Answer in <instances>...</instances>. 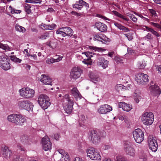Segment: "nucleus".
I'll use <instances>...</instances> for the list:
<instances>
[{"mask_svg": "<svg viewBox=\"0 0 161 161\" xmlns=\"http://www.w3.org/2000/svg\"><path fill=\"white\" fill-rule=\"evenodd\" d=\"M21 97L25 98H29L33 97L35 95V91L29 88H23L19 91Z\"/></svg>", "mask_w": 161, "mask_h": 161, "instance_id": "nucleus-6", "label": "nucleus"}, {"mask_svg": "<svg viewBox=\"0 0 161 161\" xmlns=\"http://www.w3.org/2000/svg\"><path fill=\"white\" fill-rule=\"evenodd\" d=\"M90 77L92 81L95 83L99 82L100 80V78L98 76L93 74H91L90 76Z\"/></svg>", "mask_w": 161, "mask_h": 161, "instance_id": "nucleus-29", "label": "nucleus"}, {"mask_svg": "<svg viewBox=\"0 0 161 161\" xmlns=\"http://www.w3.org/2000/svg\"><path fill=\"white\" fill-rule=\"evenodd\" d=\"M82 73V70L79 67H74L71 70L70 76L74 79L80 77Z\"/></svg>", "mask_w": 161, "mask_h": 161, "instance_id": "nucleus-13", "label": "nucleus"}, {"mask_svg": "<svg viewBox=\"0 0 161 161\" xmlns=\"http://www.w3.org/2000/svg\"><path fill=\"white\" fill-rule=\"evenodd\" d=\"M130 18L134 22H136L137 20V19L135 16L134 15L131 14L130 15H129Z\"/></svg>", "mask_w": 161, "mask_h": 161, "instance_id": "nucleus-49", "label": "nucleus"}, {"mask_svg": "<svg viewBox=\"0 0 161 161\" xmlns=\"http://www.w3.org/2000/svg\"><path fill=\"white\" fill-rule=\"evenodd\" d=\"M1 154L3 158L8 159L12 155V152L9 148L6 146H3L1 147Z\"/></svg>", "mask_w": 161, "mask_h": 161, "instance_id": "nucleus-14", "label": "nucleus"}, {"mask_svg": "<svg viewBox=\"0 0 161 161\" xmlns=\"http://www.w3.org/2000/svg\"><path fill=\"white\" fill-rule=\"evenodd\" d=\"M71 93L73 96L77 100L78 99H80L81 95L79 92L76 87H74L70 91Z\"/></svg>", "mask_w": 161, "mask_h": 161, "instance_id": "nucleus-24", "label": "nucleus"}, {"mask_svg": "<svg viewBox=\"0 0 161 161\" xmlns=\"http://www.w3.org/2000/svg\"><path fill=\"white\" fill-rule=\"evenodd\" d=\"M82 62L85 64L88 65H91L92 64V62L91 59L88 58L87 59H84Z\"/></svg>", "mask_w": 161, "mask_h": 161, "instance_id": "nucleus-44", "label": "nucleus"}, {"mask_svg": "<svg viewBox=\"0 0 161 161\" xmlns=\"http://www.w3.org/2000/svg\"><path fill=\"white\" fill-rule=\"evenodd\" d=\"M146 65L145 61H141L138 62L137 64V66L139 69H142L145 68Z\"/></svg>", "mask_w": 161, "mask_h": 161, "instance_id": "nucleus-33", "label": "nucleus"}, {"mask_svg": "<svg viewBox=\"0 0 161 161\" xmlns=\"http://www.w3.org/2000/svg\"><path fill=\"white\" fill-rule=\"evenodd\" d=\"M114 59L117 63H120L121 61V59L117 57H115Z\"/></svg>", "mask_w": 161, "mask_h": 161, "instance_id": "nucleus-58", "label": "nucleus"}, {"mask_svg": "<svg viewBox=\"0 0 161 161\" xmlns=\"http://www.w3.org/2000/svg\"><path fill=\"white\" fill-rule=\"evenodd\" d=\"M38 102L40 105L44 109H47L51 104L49 97L44 94H41L39 96Z\"/></svg>", "mask_w": 161, "mask_h": 161, "instance_id": "nucleus-1", "label": "nucleus"}, {"mask_svg": "<svg viewBox=\"0 0 161 161\" xmlns=\"http://www.w3.org/2000/svg\"><path fill=\"white\" fill-rule=\"evenodd\" d=\"M56 27V25L54 24L50 25L42 23L40 25V27L43 30H52L54 29Z\"/></svg>", "mask_w": 161, "mask_h": 161, "instance_id": "nucleus-25", "label": "nucleus"}, {"mask_svg": "<svg viewBox=\"0 0 161 161\" xmlns=\"http://www.w3.org/2000/svg\"><path fill=\"white\" fill-rule=\"evenodd\" d=\"M26 122V119L24 117L21 115L17 114L14 124L16 125H21Z\"/></svg>", "mask_w": 161, "mask_h": 161, "instance_id": "nucleus-20", "label": "nucleus"}, {"mask_svg": "<svg viewBox=\"0 0 161 161\" xmlns=\"http://www.w3.org/2000/svg\"><path fill=\"white\" fill-rule=\"evenodd\" d=\"M149 90L150 93L155 96H158L161 92V90L159 87L156 85L150 86Z\"/></svg>", "mask_w": 161, "mask_h": 161, "instance_id": "nucleus-17", "label": "nucleus"}, {"mask_svg": "<svg viewBox=\"0 0 161 161\" xmlns=\"http://www.w3.org/2000/svg\"><path fill=\"white\" fill-rule=\"evenodd\" d=\"M89 47L90 49H92L93 50H95V51L102 52L106 51V49H103L100 47H97L92 46H90Z\"/></svg>", "mask_w": 161, "mask_h": 161, "instance_id": "nucleus-36", "label": "nucleus"}, {"mask_svg": "<svg viewBox=\"0 0 161 161\" xmlns=\"http://www.w3.org/2000/svg\"><path fill=\"white\" fill-rule=\"evenodd\" d=\"M73 161H84L82 160L81 158H80L79 157H76L75 158V160Z\"/></svg>", "mask_w": 161, "mask_h": 161, "instance_id": "nucleus-64", "label": "nucleus"}, {"mask_svg": "<svg viewBox=\"0 0 161 161\" xmlns=\"http://www.w3.org/2000/svg\"><path fill=\"white\" fill-rule=\"evenodd\" d=\"M59 137V136L58 134H56L54 135V138L56 140H58Z\"/></svg>", "mask_w": 161, "mask_h": 161, "instance_id": "nucleus-60", "label": "nucleus"}, {"mask_svg": "<svg viewBox=\"0 0 161 161\" xmlns=\"http://www.w3.org/2000/svg\"><path fill=\"white\" fill-rule=\"evenodd\" d=\"M58 152L59 154H61L62 156H65L68 154V153L65 152L64 150L62 149H59L58 150Z\"/></svg>", "mask_w": 161, "mask_h": 161, "instance_id": "nucleus-42", "label": "nucleus"}, {"mask_svg": "<svg viewBox=\"0 0 161 161\" xmlns=\"http://www.w3.org/2000/svg\"><path fill=\"white\" fill-rule=\"evenodd\" d=\"M154 118V115L152 112H146L142 116V121L145 125H151L153 122Z\"/></svg>", "mask_w": 161, "mask_h": 161, "instance_id": "nucleus-5", "label": "nucleus"}, {"mask_svg": "<svg viewBox=\"0 0 161 161\" xmlns=\"http://www.w3.org/2000/svg\"><path fill=\"white\" fill-rule=\"evenodd\" d=\"M64 100V102H66L63 103L64 109L66 113L68 114H70L72 110L74 105L73 101L69 99V95L68 94L65 95Z\"/></svg>", "mask_w": 161, "mask_h": 161, "instance_id": "nucleus-2", "label": "nucleus"}, {"mask_svg": "<svg viewBox=\"0 0 161 161\" xmlns=\"http://www.w3.org/2000/svg\"><path fill=\"white\" fill-rule=\"evenodd\" d=\"M41 143L42 148L45 151H47L51 149L52 143L48 136H45L42 138Z\"/></svg>", "mask_w": 161, "mask_h": 161, "instance_id": "nucleus-11", "label": "nucleus"}, {"mask_svg": "<svg viewBox=\"0 0 161 161\" xmlns=\"http://www.w3.org/2000/svg\"><path fill=\"white\" fill-rule=\"evenodd\" d=\"M150 24L152 25H153V26L158 28H159L160 26V25L159 24L153 22H151Z\"/></svg>", "mask_w": 161, "mask_h": 161, "instance_id": "nucleus-53", "label": "nucleus"}, {"mask_svg": "<svg viewBox=\"0 0 161 161\" xmlns=\"http://www.w3.org/2000/svg\"><path fill=\"white\" fill-rule=\"evenodd\" d=\"M61 161H70L69 154L65 156H61Z\"/></svg>", "mask_w": 161, "mask_h": 161, "instance_id": "nucleus-43", "label": "nucleus"}, {"mask_svg": "<svg viewBox=\"0 0 161 161\" xmlns=\"http://www.w3.org/2000/svg\"><path fill=\"white\" fill-rule=\"evenodd\" d=\"M0 67L5 70H8L11 68L10 60L4 55L0 56Z\"/></svg>", "mask_w": 161, "mask_h": 161, "instance_id": "nucleus-7", "label": "nucleus"}, {"mask_svg": "<svg viewBox=\"0 0 161 161\" xmlns=\"http://www.w3.org/2000/svg\"><path fill=\"white\" fill-rule=\"evenodd\" d=\"M145 27V28L146 29V30L147 31H150V32H151L152 31L153 29L150 28H149L147 26H144Z\"/></svg>", "mask_w": 161, "mask_h": 161, "instance_id": "nucleus-63", "label": "nucleus"}, {"mask_svg": "<svg viewBox=\"0 0 161 161\" xmlns=\"http://www.w3.org/2000/svg\"><path fill=\"white\" fill-rule=\"evenodd\" d=\"M9 9L11 12V13L12 14H19L21 12L20 10H17L14 8H13L11 6L9 7Z\"/></svg>", "mask_w": 161, "mask_h": 161, "instance_id": "nucleus-34", "label": "nucleus"}, {"mask_svg": "<svg viewBox=\"0 0 161 161\" xmlns=\"http://www.w3.org/2000/svg\"><path fill=\"white\" fill-rule=\"evenodd\" d=\"M11 59L14 62L17 63H20L22 60L17 58L14 56H11L10 57Z\"/></svg>", "mask_w": 161, "mask_h": 161, "instance_id": "nucleus-39", "label": "nucleus"}, {"mask_svg": "<svg viewBox=\"0 0 161 161\" xmlns=\"http://www.w3.org/2000/svg\"><path fill=\"white\" fill-rule=\"evenodd\" d=\"M116 161H127V159L125 157L120 156L116 157Z\"/></svg>", "mask_w": 161, "mask_h": 161, "instance_id": "nucleus-41", "label": "nucleus"}, {"mask_svg": "<svg viewBox=\"0 0 161 161\" xmlns=\"http://www.w3.org/2000/svg\"><path fill=\"white\" fill-rule=\"evenodd\" d=\"M79 4H81V5H84L86 6L87 7H89L88 4L82 0H80L79 1Z\"/></svg>", "mask_w": 161, "mask_h": 161, "instance_id": "nucleus-50", "label": "nucleus"}, {"mask_svg": "<svg viewBox=\"0 0 161 161\" xmlns=\"http://www.w3.org/2000/svg\"><path fill=\"white\" fill-rule=\"evenodd\" d=\"M31 5L27 3H25L24 5V8L25 11L27 14H29L31 12Z\"/></svg>", "mask_w": 161, "mask_h": 161, "instance_id": "nucleus-31", "label": "nucleus"}, {"mask_svg": "<svg viewBox=\"0 0 161 161\" xmlns=\"http://www.w3.org/2000/svg\"><path fill=\"white\" fill-rule=\"evenodd\" d=\"M17 114H10L8 116L7 119L9 122L14 124Z\"/></svg>", "mask_w": 161, "mask_h": 161, "instance_id": "nucleus-28", "label": "nucleus"}, {"mask_svg": "<svg viewBox=\"0 0 161 161\" xmlns=\"http://www.w3.org/2000/svg\"><path fill=\"white\" fill-rule=\"evenodd\" d=\"M48 36V34L47 33H45L38 37L39 39L44 40Z\"/></svg>", "mask_w": 161, "mask_h": 161, "instance_id": "nucleus-46", "label": "nucleus"}, {"mask_svg": "<svg viewBox=\"0 0 161 161\" xmlns=\"http://www.w3.org/2000/svg\"><path fill=\"white\" fill-rule=\"evenodd\" d=\"M48 12L50 13L55 12L54 10L52 8H49L47 10Z\"/></svg>", "mask_w": 161, "mask_h": 161, "instance_id": "nucleus-62", "label": "nucleus"}, {"mask_svg": "<svg viewBox=\"0 0 161 161\" xmlns=\"http://www.w3.org/2000/svg\"><path fill=\"white\" fill-rule=\"evenodd\" d=\"M0 48L3 49L6 51H9L11 49V48L9 47L8 45L7 44H4L0 43Z\"/></svg>", "mask_w": 161, "mask_h": 161, "instance_id": "nucleus-35", "label": "nucleus"}, {"mask_svg": "<svg viewBox=\"0 0 161 161\" xmlns=\"http://www.w3.org/2000/svg\"><path fill=\"white\" fill-rule=\"evenodd\" d=\"M145 39L148 40H153V37L151 34L148 33L146 36Z\"/></svg>", "mask_w": 161, "mask_h": 161, "instance_id": "nucleus-47", "label": "nucleus"}, {"mask_svg": "<svg viewBox=\"0 0 161 161\" xmlns=\"http://www.w3.org/2000/svg\"><path fill=\"white\" fill-rule=\"evenodd\" d=\"M97 16L99 18H102V19H104L105 20H108V21H110V19H109L107 18L106 17H105L104 16H103L102 15H100V14L98 15Z\"/></svg>", "mask_w": 161, "mask_h": 161, "instance_id": "nucleus-52", "label": "nucleus"}, {"mask_svg": "<svg viewBox=\"0 0 161 161\" xmlns=\"http://www.w3.org/2000/svg\"><path fill=\"white\" fill-rule=\"evenodd\" d=\"M73 8L78 9H80L83 7L82 5H79L78 4H75L73 5Z\"/></svg>", "mask_w": 161, "mask_h": 161, "instance_id": "nucleus-48", "label": "nucleus"}, {"mask_svg": "<svg viewBox=\"0 0 161 161\" xmlns=\"http://www.w3.org/2000/svg\"><path fill=\"white\" fill-rule=\"evenodd\" d=\"M87 156L92 160H100L101 156L97 150L93 148H90L86 150Z\"/></svg>", "mask_w": 161, "mask_h": 161, "instance_id": "nucleus-3", "label": "nucleus"}, {"mask_svg": "<svg viewBox=\"0 0 161 161\" xmlns=\"http://www.w3.org/2000/svg\"><path fill=\"white\" fill-rule=\"evenodd\" d=\"M12 161H22V160L19 157H17L14 158Z\"/></svg>", "mask_w": 161, "mask_h": 161, "instance_id": "nucleus-59", "label": "nucleus"}, {"mask_svg": "<svg viewBox=\"0 0 161 161\" xmlns=\"http://www.w3.org/2000/svg\"><path fill=\"white\" fill-rule=\"evenodd\" d=\"M63 58V56H59L56 59H54L53 58H47L46 60V62L47 64H51L54 63L59 62L62 60Z\"/></svg>", "mask_w": 161, "mask_h": 161, "instance_id": "nucleus-26", "label": "nucleus"}, {"mask_svg": "<svg viewBox=\"0 0 161 161\" xmlns=\"http://www.w3.org/2000/svg\"><path fill=\"white\" fill-rule=\"evenodd\" d=\"M95 26L97 29L102 32L105 31L107 30V27L106 25L101 22L97 23Z\"/></svg>", "mask_w": 161, "mask_h": 161, "instance_id": "nucleus-23", "label": "nucleus"}, {"mask_svg": "<svg viewBox=\"0 0 161 161\" xmlns=\"http://www.w3.org/2000/svg\"><path fill=\"white\" fill-rule=\"evenodd\" d=\"M89 136L93 143L96 144L100 142V137L96 131L92 130L90 133Z\"/></svg>", "mask_w": 161, "mask_h": 161, "instance_id": "nucleus-18", "label": "nucleus"}, {"mask_svg": "<svg viewBox=\"0 0 161 161\" xmlns=\"http://www.w3.org/2000/svg\"><path fill=\"white\" fill-rule=\"evenodd\" d=\"M156 67V69L161 73V65H157Z\"/></svg>", "mask_w": 161, "mask_h": 161, "instance_id": "nucleus-56", "label": "nucleus"}, {"mask_svg": "<svg viewBox=\"0 0 161 161\" xmlns=\"http://www.w3.org/2000/svg\"><path fill=\"white\" fill-rule=\"evenodd\" d=\"M147 144L149 148L153 152H156L158 149V144L155 137L149 136L148 138Z\"/></svg>", "mask_w": 161, "mask_h": 161, "instance_id": "nucleus-9", "label": "nucleus"}, {"mask_svg": "<svg viewBox=\"0 0 161 161\" xmlns=\"http://www.w3.org/2000/svg\"><path fill=\"white\" fill-rule=\"evenodd\" d=\"M112 109V107L108 104H104L100 106L97 109V112L100 114H106L110 112Z\"/></svg>", "mask_w": 161, "mask_h": 161, "instance_id": "nucleus-16", "label": "nucleus"}, {"mask_svg": "<svg viewBox=\"0 0 161 161\" xmlns=\"http://www.w3.org/2000/svg\"><path fill=\"white\" fill-rule=\"evenodd\" d=\"M17 106L19 109H25L28 112L32 111L33 107L32 103L27 100L18 101Z\"/></svg>", "mask_w": 161, "mask_h": 161, "instance_id": "nucleus-4", "label": "nucleus"}, {"mask_svg": "<svg viewBox=\"0 0 161 161\" xmlns=\"http://www.w3.org/2000/svg\"><path fill=\"white\" fill-rule=\"evenodd\" d=\"M150 13L153 15L154 16H156L157 15V14L156 12V11L153 9H149Z\"/></svg>", "mask_w": 161, "mask_h": 161, "instance_id": "nucleus-55", "label": "nucleus"}, {"mask_svg": "<svg viewBox=\"0 0 161 161\" xmlns=\"http://www.w3.org/2000/svg\"><path fill=\"white\" fill-rule=\"evenodd\" d=\"M124 150L127 155L132 158L135 157L136 150L133 147L130 146H126L124 147Z\"/></svg>", "mask_w": 161, "mask_h": 161, "instance_id": "nucleus-15", "label": "nucleus"}, {"mask_svg": "<svg viewBox=\"0 0 161 161\" xmlns=\"http://www.w3.org/2000/svg\"><path fill=\"white\" fill-rule=\"evenodd\" d=\"M82 54H85V55L88 58L91 59V58L93 57L94 55H96V54L92 52H86L82 53Z\"/></svg>", "mask_w": 161, "mask_h": 161, "instance_id": "nucleus-37", "label": "nucleus"}, {"mask_svg": "<svg viewBox=\"0 0 161 161\" xmlns=\"http://www.w3.org/2000/svg\"><path fill=\"white\" fill-rule=\"evenodd\" d=\"M122 87L123 88L122 89V90H128L129 88H130V87L129 86H125L123 85L121 86V87Z\"/></svg>", "mask_w": 161, "mask_h": 161, "instance_id": "nucleus-57", "label": "nucleus"}, {"mask_svg": "<svg viewBox=\"0 0 161 161\" xmlns=\"http://www.w3.org/2000/svg\"><path fill=\"white\" fill-rule=\"evenodd\" d=\"M62 30L61 28L59 29L56 32V34L61 35L63 37L65 36V34L64 33Z\"/></svg>", "mask_w": 161, "mask_h": 161, "instance_id": "nucleus-45", "label": "nucleus"}, {"mask_svg": "<svg viewBox=\"0 0 161 161\" xmlns=\"http://www.w3.org/2000/svg\"><path fill=\"white\" fill-rule=\"evenodd\" d=\"M112 12L113 13V14L115 15V16L119 17L120 18H121L125 21H128L129 20V19H127L125 16H123L122 14H121L116 11L113 10L112 11Z\"/></svg>", "mask_w": 161, "mask_h": 161, "instance_id": "nucleus-30", "label": "nucleus"}, {"mask_svg": "<svg viewBox=\"0 0 161 161\" xmlns=\"http://www.w3.org/2000/svg\"><path fill=\"white\" fill-rule=\"evenodd\" d=\"M66 33L67 36H71L73 34V31L70 28L67 27Z\"/></svg>", "mask_w": 161, "mask_h": 161, "instance_id": "nucleus-38", "label": "nucleus"}, {"mask_svg": "<svg viewBox=\"0 0 161 161\" xmlns=\"http://www.w3.org/2000/svg\"><path fill=\"white\" fill-rule=\"evenodd\" d=\"M125 36L129 41H131L133 39V33L130 32L127 34H124Z\"/></svg>", "mask_w": 161, "mask_h": 161, "instance_id": "nucleus-40", "label": "nucleus"}, {"mask_svg": "<svg viewBox=\"0 0 161 161\" xmlns=\"http://www.w3.org/2000/svg\"><path fill=\"white\" fill-rule=\"evenodd\" d=\"M17 147L19 149L21 150V151H25V148L22 146H17Z\"/></svg>", "mask_w": 161, "mask_h": 161, "instance_id": "nucleus-61", "label": "nucleus"}, {"mask_svg": "<svg viewBox=\"0 0 161 161\" xmlns=\"http://www.w3.org/2000/svg\"><path fill=\"white\" fill-rule=\"evenodd\" d=\"M108 64V61L103 58H101L99 59V61L97 63V65L99 67H102L103 69H105L107 68Z\"/></svg>", "mask_w": 161, "mask_h": 161, "instance_id": "nucleus-22", "label": "nucleus"}, {"mask_svg": "<svg viewBox=\"0 0 161 161\" xmlns=\"http://www.w3.org/2000/svg\"><path fill=\"white\" fill-rule=\"evenodd\" d=\"M15 29L17 31L22 33L25 32L26 31V29L24 27L18 24L15 25Z\"/></svg>", "mask_w": 161, "mask_h": 161, "instance_id": "nucleus-32", "label": "nucleus"}, {"mask_svg": "<svg viewBox=\"0 0 161 161\" xmlns=\"http://www.w3.org/2000/svg\"><path fill=\"white\" fill-rule=\"evenodd\" d=\"M118 106L119 108H121L123 110L126 112L130 111L132 108V105L124 102H121L119 103Z\"/></svg>", "mask_w": 161, "mask_h": 161, "instance_id": "nucleus-19", "label": "nucleus"}, {"mask_svg": "<svg viewBox=\"0 0 161 161\" xmlns=\"http://www.w3.org/2000/svg\"><path fill=\"white\" fill-rule=\"evenodd\" d=\"M93 40L94 41H98L102 42L103 43L108 44L110 41V38L107 37L105 35L103 34H96L93 36Z\"/></svg>", "mask_w": 161, "mask_h": 161, "instance_id": "nucleus-12", "label": "nucleus"}, {"mask_svg": "<svg viewBox=\"0 0 161 161\" xmlns=\"http://www.w3.org/2000/svg\"><path fill=\"white\" fill-rule=\"evenodd\" d=\"M114 25L118 29H119L120 30H123L124 32H128L129 31V29L128 28H127L118 22H115L114 23Z\"/></svg>", "mask_w": 161, "mask_h": 161, "instance_id": "nucleus-27", "label": "nucleus"}, {"mask_svg": "<svg viewBox=\"0 0 161 161\" xmlns=\"http://www.w3.org/2000/svg\"><path fill=\"white\" fill-rule=\"evenodd\" d=\"M151 32L155 36L157 37L160 36V35L156 31L154 30L153 29L152 31Z\"/></svg>", "mask_w": 161, "mask_h": 161, "instance_id": "nucleus-51", "label": "nucleus"}, {"mask_svg": "<svg viewBox=\"0 0 161 161\" xmlns=\"http://www.w3.org/2000/svg\"><path fill=\"white\" fill-rule=\"evenodd\" d=\"M135 80L139 84L144 85L147 83L149 80L147 74L139 73L136 75Z\"/></svg>", "mask_w": 161, "mask_h": 161, "instance_id": "nucleus-10", "label": "nucleus"}, {"mask_svg": "<svg viewBox=\"0 0 161 161\" xmlns=\"http://www.w3.org/2000/svg\"><path fill=\"white\" fill-rule=\"evenodd\" d=\"M121 86H123V85L121 84H117L116 85L115 88L117 90H122L123 87L121 86Z\"/></svg>", "mask_w": 161, "mask_h": 161, "instance_id": "nucleus-54", "label": "nucleus"}, {"mask_svg": "<svg viewBox=\"0 0 161 161\" xmlns=\"http://www.w3.org/2000/svg\"><path fill=\"white\" fill-rule=\"evenodd\" d=\"M40 81L45 85H52V79L49 76L45 75H42Z\"/></svg>", "mask_w": 161, "mask_h": 161, "instance_id": "nucleus-21", "label": "nucleus"}, {"mask_svg": "<svg viewBox=\"0 0 161 161\" xmlns=\"http://www.w3.org/2000/svg\"><path fill=\"white\" fill-rule=\"evenodd\" d=\"M133 136L136 143H141L144 140V133L140 129H137L133 132Z\"/></svg>", "mask_w": 161, "mask_h": 161, "instance_id": "nucleus-8", "label": "nucleus"}]
</instances>
